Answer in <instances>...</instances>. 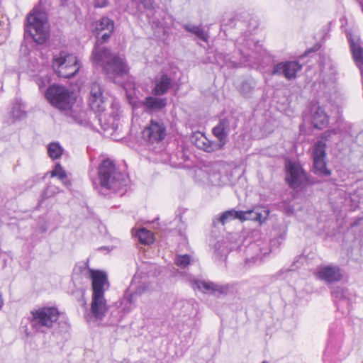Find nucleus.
Here are the masks:
<instances>
[{
	"label": "nucleus",
	"instance_id": "nucleus-1",
	"mask_svg": "<svg viewBox=\"0 0 363 363\" xmlns=\"http://www.w3.org/2000/svg\"><path fill=\"white\" fill-rule=\"evenodd\" d=\"M113 28V21L107 17L96 22L95 32L99 38L93 50L91 60L94 65L102 67L108 77L115 82L116 77L127 74L128 67L122 57L112 55L108 49L99 45L107 41Z\"/></svg>",
	"mask_w": 363,
	"mask_h": 363
},
{
	"label": "nucleus",
	"instance_id": "nucleus-2",
	"mask_svg": "<svg viewBox=\"0 0 363 363\" xmlns=\"http://www.w3.org/2000/svg\"><path fill=\"white\" fill-rule=\"evenodd\" d=\"M92 283V296L90 312L86 315L87 321L102 320L108 311L104 292L109 287L107 275L101 271L90 270Z\"/></svg>",
	"mask_w": 363,
	"mask_h": 363
},
{
	"label": "nucleus",
	"instance_id": "nucleus-3",
	"mask_svg": "<svg viewBox=\"0 0 363 363\" xmlns=\"http://www.w3.org/2000/svg\"><path fill=\"white\" fill-rule=\"evenodd\" d=\"M99 184L103 189L118 192L126 187L129 182L128 176L117 171L113 162L104 160L99 166Z\"/></svg>",
	"mask_w": 363,
	"mask_h": 363
},
{
	"label": "nucleus",
	"instance_id": "nucleus-4",
	"mask_svg": "<svg viewBox=\"0 0 363 363\" xmlns=\"http://www.w3.org/2000/svg\"><path fill=\"white\" fill-rule=\"evenodd\" d=\"M25 35H29L33 40L42 44L48 38V26L47 16L44 11L33 9L27 17V23L25 27Z\"/></svg>",
	"mask_w": 363,
	"mask_h": 363
},
{
	"label": "nucleus",
	"instance_id": "nucleus-5",
	"mask_svg": "<svg viewBox=\"0 0 363 363\" xmlns=\"http://www.w3.org/2000/svg\"><path fill=\"white\" fill-rule=\"evenodd\" d=\"M60 317L55 307H40L30 311L29 321L33 330L38 333H46L53 328Z\"/></svg>",
	"mask_w": 363,
	"mask_h": 363
},
{
	"label": "nucleus",
	"instance_id": "nucleus-6",
	"mask_svg": "<svg viewBox=\"0 0 363 363\" xmlns=\"http://www.w3.org/2000/svg\"><path fill=\"white\" fill-rule=\"evenodd\" d=\"M52 67L58 77L69 79L79 72L81 66L75 55L63 51L54 56Z\"/></svg>",
	"mask_w": 363,
	"mask_h": 363
},
{
	"label": "nucleus",
	"instance_id": "nucleus-7",
	"mask_svg": "<svg viewBox=\"0 0 363 363\" xmlns=\"http://www.w3.org/2000/svg\"><path fill=\"white\" fill-rule=\"evenodd\" d=\"M48 101L60 110H69L74 104L69 91L62 86L52 85L46 91Z\"/></svg>",
	"mask_w": 363,
	"mask_h": 363
},
{
	"label": "nucleus",
	"instance_id": "nucleus-8",
	"mask_svg": "<svg viewBox=\"0 0 363 363\" xmlns=\"http://www.w3.org/2000/svg\"><path fill=\"white\" fill-rule=\"evenodd\" d=\"M143 138L149 143H157L164 139L166 127L162 121L152 119L142 132Z\"/></svg>",
	"mask_w": 363,
	"mask_h": 363
},
{
	"label": "nucleus",
	"instance_id": "nucleus-9",
	"mask_svg": "<svg viewBox=\"0 0 363 363\" xmlns=\"http://www.w3.org/2000/svg\"><path fill=\"white\" fill-rule=\"evenodd\" d=\"M325 148V143L323 141H318L313 147L315 173L321 176H329L331 174V172L326 167Z\"/></svg>",
	"mask_w": 363,
	"mask_h": 363
},
{
	"label": "nucleus",
	"instance_id": "nucleus-10",
	"mask_svg": "<svg viewBox=\"0 0 363 363\" xmlns=\"http://www.w3.org/2000/svg\"><path fill=\"white\" fill-rule=\"evenodd\" d=\"M286 181L292 189H296L301 186L306 178L305 172L298 162L288 160L286 162Z\"/></svg>",
	"mask_w": 363,
	"mask_h": 363
},
{
	"label": "nucleus",
	"instance_id": "nucleus-11",
	"mask_svg": "<svg viewBox=\"0 0 363 363\" xmlns=\"http://www.w3.org/2000/svg\"><path fill=\"white\" fill-rule=\"evenodd\" d=\"M302 68V66L296 61H286L277 63L274 65L272 74L283 76L288 80L296 78L297 72Z\"/></svg>",
	"mask_w": 363,
	"mask_h": 363
},
{
	"label": "nucleus",
	"instance_id": "nucleus-12",
	"mask_svg": "<svg viewBox=\"0 0 363 363\" xmlns=\"http://www.w3.org/2000/svg\"><path fill=\"white\" fill-rule=\"evenodd\" d=\"M225 164L223 162H210L204 167V172L207 174V179L213 186H222L225 184L223 172Z\"/></svg>",
	"mask_w": 363,
	"mask_h": 363
},
{
	"label": "nucleus",
	"instance_id": "nucleus-13",
	"mask_svg": "<svg viewBox=\"0 0 363 363\" xmlns=\"http://www.w3.org/2000/svg\"><path fill=\"white\" fill-rule=\"evenodd\" d=\"M89 105L91 110L101 113L105 111L106 103L103 96V91L99 84L94 82L90 86Z\"/></svg>",
	"mask_w": 363,
	"mask_h": 363
},
{
	"label": "nucleus",
	"instance_id": "nucleus-14",
	"mask_svg": "<svg viewBox=\"0 0 363 363\" xmlns=\"http://www.w3.org/2000/svg\"><path fill=\"white\" fill-rule=\"evenodd\" d=\"M231 119L225 117L219 120L218 124L212 129L213 135L217 138L218 143L224 148L228 143V137L230 131Z\"/></svg>",
	"mask_w": 363,
	"mask_h": 363
},
{
	"label": "nucleus",
	"instance_id": "nucleus-15",
	"mask_svg": "<svg viewBox=\"0 0 363 363\" xmlns=\"http://www.w3.org/2000/svg\"><path fill=\"white\" fill-rule=\"evenodd\" d=\"M193 287L203 293L211 292L213 294H226L229 290L228 285H218L209 281L201 279H195L193 282Z\"/></svg>",
	"mask_w": 363,
	"mask_h": 363
},
{
	"label": "nucleus",
	"instance_id": "nucleus-16",
	"mask_svg": "<svg viewBox=\"0 0 363 363\" xmlns=\"http://www.w3.org/2000/svg\"><path fill=\"white\" fill-rule=\"evenodd\" d=\"M157 96H147L142 101L145 111L150 114L158 113L163 110L167 104L166 97H157Z\"/></svg>",
	"mask_w": 363,
	"mask_h": 363
},
{
	"label": "nucleus",
	"instance_id": "nucleus-17",
	"mask_svg": "<svg viewBox=\"0 0 363 363\" xmlns=\"http://www.w3.org/2000/svg\"><path fill=\"white\" fill-rule=\"evenodd\" d=\"M318 277L328 283L339 281L342 278L341 269L335 265L319 267Z\"/></svg>",
	"mask_w": 363,
	"mask_h": 363
},
{
	"label": "nucleus",
	"instance_id": "nucleus-18",
	"mask_svg": "<svg viewBox=\"0 0 363 363\" xmlns=\"http://www.w3.org/2000/svg\"><path fill=\"white\" fill-rule=\"evenodd\" d=\"M172 86V79L167 74H162L155 77L152 82V94L162 96Z\"/></svg>",
	"mask_w": 363,
	"mask_h": 363
},
{
	"label": "nucleus",
	"instance_id": "nucleus-19",
	"mask_svg": "<svg viewBox=\"0 0 363 363\" xmlns=\"http://www.w3.org/2000/svg\"><path fill=\"white\" fill-rule=\"evenodd\" d=\"M193 138L194 145L206 152H213L223 149L217 141L209 140L203 133L196 134Z\"/></svg>",
	"mask_w": 363,
	"mask_h": 363
},
{
	"label": "nucleus",
	"instance_id": "nucleus-20",
	"mask_svg": "<svg viewBox=\"0 0 363 363\" xmlns=\"http://www.w3.org/2000/svg\"><path fill=\"white\" fill-rule=\"evenodd\" d=\"M311 123L317 129H323L328 123V116L318 104H313L311 109Z\"/></svg>",
	"mask_w": 363,
	"mask_h": 363
},
{
	"label": "nucleus",
	"instance_id": "nucleus-21",
	"mask_svg": "<svg viewBox=\"0 0 363 363\" xmlns=\"http://www.w3.org/2000/svg\"><path fill=\"white\" fill-rule=\"evenodd\" d=\"M241 221L251 220L257 221L262 224L269 215V211L263 209L261 211L260 208L254 207L252 209L247 211H240Z\"/></svg>",
	"mask_w": 363,
	"mask_h": 363
},
{
	"label": "nucleus",
	"instance_id": "nucleus-22",
	"mask_svg": "<svg viewBox=\"0 0 363 363\" xmlns=\"http://www.w3.org/2000/svg\"><path fill=\"white\" fill-rule=\"evenodd\" d=\"M25 105L21 99H16L13 103L11 110L10 111V119L12 123L23 120L26 118L27 113L25 111Z\"/></svg>",
	"mask_w": 363,
	"mask_h": 363
},
{
	"label": "nucleus",
	"instance_id": "nucleus-23",
	"mask_svg": "<svg viewBox=\"0 0 363 363\" xmlns=\"http://www.w3.org/2000/svg\"><path fill=\"white\" fill-rule=\"evenodd\" d=\"M146 290L147 286L144 283L140 284L135 287L134 286V284H132L125 295V298L130 306L135 305L137 297L144 294Z\"/></svg>",
	"mask_w": 363,
	"mask_h": 363
},
{
	"label": "nucleus",
	"instance_id": "nucleus-24",
	"mask_svg": "<svg viewBox=\"0 0 363 363\" xmlns=\"http://www.w3.org/2000/svg\"><path fill=\"white\" fill-rule=\"evenodd\" d=\"M240 214H242L240 211H235L234 209L226 211L223 212L218 218L213 219V225L216 226L218 223H220L222 225H225V223L236 218L241 220Z\"/></svg>",
	"mask_w": 363,
	"mask_h": 363
},
{
	"label": "nucleus",
	"instance_id": "nucleus-25",
	"mask_svg": "<svg viewBox=\"0 0 363 363\" xmlns=\"http://www.w3.org/2000/svg\"><path fill=\"white\" fill-rule=\"evenodd\" d=\"M183 28L188 32L194 34L200 40L207 42L208 39V33L201 28V26L191 24H184Z\"/></svg>",
	"mask_w": 363,
	"mask_h": 363
},
{
	"label": "nucleus",
	"instance_id": "nucleus-26",
	"mask_svg": "<svg viewBox=\"0 0 363 363\" xmlns=\"http://www.w3.org/2000/svg\"><path fill=\"white\" fill-rule=\"evenodd\" d=\"M136 236L139 241L145 245H150L154 242L152 233L144 228L138 230Z\"/></svg>",
	"mask_w": 363,
	"mask_h": 363
},
{
	"label": "nucleus",
	"instance_id": "nucleus-27",
	"mask_svg": "<svg viewBox=\"0 0 363 363\" xmlns=\"http://www.w3.org/2000/svg\"><path fill=\"white\" fill-rule=\"evenodd\" d=\"M332 295L335 299V301H339V303L337 304V307L340 308L345 304L347 306H349L350 301L347 298L345 297V291L341 288H336L332 291Z\"/></svg>",
	"mask_w": 363,
	"mask_h": 363
},
{
	"label": "nucleus",
	"instance_id": "nucleus-28",
	"mask_svg": "<svg viewBox=\"0 0 363 363\" xmlns=\"http://www.w3.org/2000/svg\"><path fill=\"white\" fill-rule=\"evenodd\" d=\"M63 152V149L57 143H51L48 147V153L50 158L56 160L60 158Z\"/></svg>",
	"mask_w": 363,
	"mask_h": 363
},
{
	"label": "nucleus",
	"instance_id": "nucleus-29",
	"mask_svg": "<svg viewBox=\"0 0 363 363\" xmlns=\"http://www.w3.org/2000/svg\"><path fill=\"white\" fill-rule=\"evenodd\" d=\"M216 62L221 66H227L228 67H235L238 66V63L232 61L228 55L223 53H217L215 56Z\"/></svg>",
	"mask_w": 363,
	"mask_h": 363
},
{
	"label": "nucleus",
	"instance_id": "nucleus-30",
	"mask_svg": "<svg viewBox=\"0 0 363 363\" xmlns=\"http://www.w3.org/2000/svg\"><path fill=\"white\" fill-rule=\"evenodd\" d=\"M72 118L75 123L79 124L80 125L86 126L88 125V121L86 119V114L83 111L79 112V113H73L72 115Z\"/></svg>",
	"mask_w": 363,
	"mask_h": 363
},
{
	"label": "nucleus",
	"instance_id": "nucleus-31",
	"mask_svg": "<svg viewBox=\"0 0 363 363\" xmlns=\"http://www.w3.org/2000/svg\"><path fill=\"white\" fill-rule=\"evenodd\" d=\"M66 172L63 169L60 164H57L54 170L51 173L52 177H58L60 181L66 179Z\"/></svg>",
	"mask_w": 363,
	"mask_h": 363
},
{
	"label": "nucleus",
	"instance_id": "nucleus-32",
	"mask_svg": "<svg viewBox=\"0 0 363 363\" xmlns=\"http://www.w3.org/2000/svg\"><path fill=\"white\" fill-rule=\"evenodd\" d=\"M175 263L177 266L184 268L190 263V257L188 255H179L176 258Z\"/></svg>",
	"mask_w": 363,
	"mask_h": 363
},
{
	"label": "nucleus",
	"instance_id": "nucleus-33",
	"mask_svg": "<svg viewBox=\"0 0 363 363\" xmlns=\"http://www.w3.org/2000/svg\"><path fill=\"white\" fill-rule=\"evenodd\" d=\"M240 55H242L244 60L240 62V63L245 62H250V58L253 57V56L251 55V53L245 50H240ZM254 58H255L254 57Z\"/></svg>",
	"mask_w": 363,
	"mask_h": 363
},
{
	"label": "nucleus",
	"instance_id": "nucleus-34",
	"mask_svg": "<svg viewBox=\"0 0 363 363\" xmlns=\"http://www.w3.org/2000/svg\"><path fill=\"white\" fill-rule=\"evenodd\" d=\"M140 4H142L145 9H153V0H140Z\"/></svg>",
	"mask_w": 363,
	"mask_h": 363
},
{
	"label": "nucleus",
	"instance_id": "nucleus-35",
	"mask_svg": "<svg viewBox=\"0 0 363 363\" xmlns=\"http://www.w3.org/2000/svg\"><path fill=\"white\" fill-rule=\"evenodd\" d=\"M57 192H58L57 191V187H55V186L53 185H49L45 191V194L48 196H50L55 194H56Z\"/></svg>",
	"mask_w": 363,
	"mask_h": 363
},
{
	"label": "nucleus",
	"instance_id": "nucleus-36",
	"mask_svg": "<svg viewBox=\"0 0 363 363\" xmlns=\"http://www.w3.org/2000/svg\"><path fill=\"white\" fill-rule=\"evenodd\" d=\"M104 129H108V128H111V129H115L116 128V124L114 122H113L111 124L108 125H105L104 127Z\"/></svg>",
	"mask_w": 363,
	"mask_h": 363
},
{
	"label": "nucleus",
	"instance_id": "nucleus-37",
	"mask_svg": "<svg viewBox=\"0 0 363 363\" xmlns=\"http://www.w3.org/2000/svg\"><path fill=\"white\" fill-rule=\"evenodd\" d=\"M62 182L63 183V184L67 186V187H69L70 185H71V182L69 180L67 179V178L66 177L65 179H64L63 181H62Z\"/></svg>",
	"mask_w": 363,
	"mask_h": 363
},
{
	"label": "nucleus",
	"instance_id": "nucleus-38",
	"mask_svg": "<svg viewBox=\"0 0 363 363\" xmlns=\"http://www.w3.org/2000/svg\"><path fill=\"white\" fill-rule=\"evenodd\" d=\"M61 6H65L67 4L68 0H60Z\"/></svg>",
	"mask_w": 363,
	"mask_h": 363
},
{
	"label": "nucleus",
	"instance_id": "nucleus-39",
	"mask_svg": "<svg viewBox=\"0 0 363 363\" xmlns=\"http://www.w3.org/2000/svg\"><path fill=\"white\" fill-rule=\"evenodd\" d=\"M247 86V84H243L242 86V89H243Z\"/></svg>",
	"mask_w": 363,
	"mask_h": 363
},
{
	"label": "nucleus",
	"instance_id": "nucleus-40",
	"mask_svg": "<svg viewBox=\"0 0 363 363\" xmlns=\"http://www.w3.org/2000/svg\"><path fill=\"white\" fill-rule=\"evenodd\" d=\"M360 5H361L362 11L363 12V3H361Z\"/></svg>",
	"mask_w": 363,
	"mask_h": 363
}]
</instances>
